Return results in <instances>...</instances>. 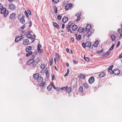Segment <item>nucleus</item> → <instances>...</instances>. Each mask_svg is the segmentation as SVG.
Here are the masks:
<instances>
[{
  "label": "nucleus",
  "instance_id": "1",
  "mask_svg": "<svg viewBox=\"0 0 122 122\" xmlns=\"http://www.w3.org/2000/svg\"><path fill=\"white\" fill-rule=\"evenodd\" d=\"M25 16L24 14H20L18 16V18L21 23L23 24L25 22L24 18Z\"/></svg>",
  "mask_w": 122,
  "mask_h": 122
},
{
  "label": "nucleus",
  "instance_id": "2",
  "mask_svg": "<svg viewBox=\"0 0 122 122\" xmlns=\"http://www.w3.org/2000/svg\"><path fill=\"white\" fill-rule=\"evenodd\" d=\"M0 13L3 14L4 17H6L9 14V11L8 10H7L5 8H4L1 10Z\"/></svg>",
  "mask_w": 122,
  "mask_h": 122
},
{
  "label": "nucleus",
  "instance_id": "3",
  "mask_svg": "<svg viewBox=\"0 0 122 122\" xmlns=\"http://www.w3.org/2000/svg\"><path fill=\"white\" fill-rule=\"evenodd\" d=\"M39 62V60L37 61H33L32 64H31V66L33 67L32 69H34L36 68L37 66V65L38 64V63Z\"/></svg>",
  "mask_w": 122,
  "mask_h": 122
},
{
  "label": "nucleus",
  "instance_id": "4",
  "mask_svg": "<svg viewBox=\"0 0 122 122\" xmlns=\"http://www.w3.org/2000/svg\"><path fill=\"white\" fill-rule=\"evenodd\" d=\"M16 14L14 13H12L10 15V19L11 20H14L15 19L16 17Z\"/></svg>",
  "mask_w": 122,
  "mask_h": 122
},
{
  "label": "nucleus",
  "instance_id": "5",
  "mask_svg": "<svg viewBox=\"0 0 122 122\" xmlns=\"http://www.w3.org/2000/svg\"><path fill=\"white\" fill-rule=\"evenodd\" d=\"M9 8L12 10H14L16 9L15 6L12 3L10 4L9 5Z\"/></svg>",
  "mask_w": 122,
  "mask_h": 122
},
{
  "label": "nucleus",
  "instance_id": "6",
  "mask_svg": "<svg viewBox=\"0 0 122 122\" xmlns=\"http://www.w3.org/2000/svg\"><path fill=\"white\" fill-rule=\"evenodd\" d=\"M72 4H70L67 5L65 7V9L66 10H68L69 9H71L72 7Z\"/></svg>",
  "mask_w": 122,
  "mask_h": 122
},
{
  "label": "nucleus",
  "instance_id": "7",
  "mask_svg": "<svg viewBox=\"0 0 122 122\" xmlns=\"http://www.w3.org/2000/svg\"><path fill=\"white\" fill-rule=\"evenodd\" d=\"M95 80L94 77L93 76H91L89 79L88 81L89 83L91 84Z\"/></svg>",
  "mask_w": 122,
  "mask_h": 122
},
{
  "label": "nucleus",
  "instance_id": "8",
  "mask_svg": "<svg viewBox=\"0 0 122 122\" xmlns=\"http://www.w3.org/2000/svg\"><path fill=\"white\" fill-rule=\"evenodd\" d=\"M114 73L116 75H118L120 73V70L117 69H114L113 70Z\"/></svg>",
  "mask_w": 122,
  "mask_h": 122
},
{
  "label": "nucleus",
  "instance_id": "9",
  "mask_svg": "<svg viewBox=\"0 0 122 122\" xmlns=\"http://www.w3.org/2000/svg\"><path fill=\"white\" fill-rule=\"evenodd\" d=\"M34 61V60L33 58H31L27 62V64L29 65L31 64Z\"/></svg>",
  "mask_w": 122,
  "mask_h": 122
},
{
  "label": "nucleus",
  "instance_id": "10",
  "mask_svg": "<svg viewBox=\"0 0 122 122\" xmlns=\"http://www.w3.org/2000/svg\"><path fill=\"white\" fill-rule=\"evenodd\" d=\"M105 76V73L104 72H101L99 74V76L100 78L104 77Z\"/></svg>",
  "mask_w": 122,
  "mask_h": 122
},
{
  "label": "nucleus",
  "instance_id": "11",
  "mask_svg": "<svg viewBox=\"0 0 122 122\" xmlns=\"http://www.w3.org/2000/svg\"><path fill=\"white\" fill-rule=\"evenodd\" d=\"M22 38V36H19L15 38V42H17L21 40Z\"/></svg>",
  "mask_w": 122,
  "mask_h": 122
},
{
  "label": "nucleus",
  "instance_id": "12",
  "mask_svg": "<svg viewBox=\"0 0 122 122\" xmlns=\"http://www.w3.org/2000/svg\"><path fill=\"white\" fill-rule=\"evenodd\" d=\"M68 19L67 17L65 16L62 19V21L63 23H65L67 22Z\"/></svg>",
  "mask_w": 122,
  "mask_h": 122
},
{
  "label": "nucleus",
  "instance_id": "13",
  "mask_svg": "<svg viewBox=\"0 0 122 122\" xmlns=\"http://www.w3.org/2000/svg\"><path fill=\"white\" fill-rule=\"evenodd\" d=\"M29 43V41L28 39H26L24 40L23 41V44L24 45H26Z\"/></svg>",
  "mask_w": 122,
  "mask_h": 122
},
{
  "label": "nucleus",
  "instance_id": "14",
  "mask_svg": "<svg viewBox=\"0 0 122 122\" xmlns=\"http://www.w3.org/2000/svg\"><path fill=\"white\" fill-rule=\"evenodd\" d=\"M32 48L31 46H27L26 49V52H28L29 51L31 50Z\"/></svg>",
  "mask_w": 122,
  "mask_h": 122
},
{
  "label": "nucleus",
  "instance_id": "15",
  "mask_svg": "<svg viewBox=\"0 0 122 122\" xmlns=\"http://www.w3.org/2000/svg\"><path fill=\"white\" fill-rule=\"evenodd\" d=\"M83 87L86 89H87L89 87L88 85L86 83H84L83 84Z\"/></svg>",
  "mask_w": 122,
  "mask_h": 122
},
{
  "label": "nucleus",
  "instance_id": "16",
  "mask_svg": "<svg viewBox=\"0 0 122 122\" xmlns=\"http://www.w3.org/2000/svg\"><path fill=\"white\" fill-rule=\"evenodd\" d=\"M85 43L86 46L87 47H89L91 46V43L90 42L86 41Z\"/></svg>",
  "mask_w": 122,
  "mask_h": 122
},
{
  "label": "nucleus",
  "instance_id": "17",
  "mask_svg": "<svg viewBox=\"0 0 122 122\" xmlns=\"http://www.w3.org/2000/svg\"><path fill=\"white\" fill-rule=\"evenodd\" d=\"M78 30L79 32L81 33L83 32L84 30V29L82 27H80L79 28Z\"/></svg>",
  "mask_w": 122,
  "mask_h": 122
},
{
  "label": "nucleus",
  "instance_id": "18",
  "mask_svg": "<svg viewBox=\"0 0 122 122\" xmlns=\"http://www.w3.org/2000/svg\"><path fill=\"white\" fill-rule=\"evenodd\" d=\"M39 76V74L38 73L34 74L33 76V78L35 79H37Z\"/></svg>",
  "mask_w": 122,
  "mask_h": 122
},
{
  "label": "nucleus",
  "instance_id": "19",
  "mask_svg": "<svg viewBox=\"0 0 122 122\" xmlns=\"http://www.w3.org/2000/svg\"><path fill=\"white\" fill-rule=\"evenodd\" d=\"M77 26L76 25H73L72 27V30L73 31L76 30L77 28Z\"/></svg>",
  "mask_w": 122,
  "mask_h": 122
},
{
  "label": "nucleus",
  "instance_id": "20",
  "mask_svg": "<svg viewBox=\"0 0 122 122\" xmlns=\"http://www.w3.org/2000/svg\"><path fill=\"white\" fill-rule=\"evenodd\" d=\"M91 25L89 24H88L87 25L86 28V30L87 31H88L91 29Z\"/></svg>",
  "mask_w": 122,
  "mask_h": 122
},
{
  "label": "nucleus",
  "instance_id": "21",
  "mask_svg": "<svg viewBox=\"0 0 122 122\" xmlns=\"http://www.w3.org/2000/svg\"><path fill=\"white\" fill-rule=\"evenodd\" d=\"M53 25L57 29L59 28V26L58 24L56 22H54L53 23Z\"/></svg>",
  "mask_w": 122,
  "mask_h": 122
},
{
  "label": "nucleus",
  "instance_id": "22",
  "mask_svg": "<svg viewBox=\"0 0 122 122\" xmlns=\"http://www.w3.org/2000/svg\"><path fill=\"white\" fill-rule=\"evenodd\" d=\"M73 22L71 21H70L69 22L68 24V25L66 26V28H70V27L71 26V25L73 24Z\"/></svg>",
  "mask_w": 122,
  "mask_h": 122
},
{
  "label": "nucleus",
  "instance_id": "23",
  "mask_svg": "<svg viewBox=\"0 0 122 122\" xmlns=\"http://www.w3.org/2000/svg\"><path fill=\"white\" fill-rule=\"evenodd\" d=\"M79 91L81 92L82 93L84 91L82 86H80L79 88Z\"/></svg>",
  "mask_w": 122,
  "mask_h": 122
},
{
  "label": "nucleus",
  "instance_id": "24",
  "mask_svg": "<svg viewBox=\"0 0 122 122\" xmlns=\"http://www.w3.org/2000/svg\"><path fill=\"white\" fill-rule=\"evenodd\" d=\"M92 33V31H88L87 32L86 35L88 37H89L91 35Z\"/></svg>",
  "mask_w": 122,
  "mask_h": 122
},
{
  "label": "nucleus",
  "instance_id": "25",
  "mask_svg": "<svg viewBox=\"0 0 122 122\" xmlns=\"http://www.w3.org/2000/svg\"><path fill=\"white\" fill-rule=\"evenodd\" d=\"M98 44V41H96L94 43L93 46L95 47H97Z\"/></svg>",
  "mask_w": 122,
  "mask_h": 122
},
{
  "label": "nucleus",
  "instance_id": "26",
  "mask_svg": "<svg viewBox=\"0 0 122 122\" xmlns=\"http://www.w3.org/2000/svg\"><path fill=\"white\" fill-rule=\"evenodd\" d=\"M71 88L70 87H69L67 88V89H66L67 92L70 93L71 92Z\"/></svg>",
  "mask_w": 122,
  "mask_h": 122
},
{
  "label": "nucleus",
  "instance_id": "27",
  "mask_svg": "<svg viewBox=\"0 0 122 122\" xmlns=\"http://www.w3.org/2000/svg\"><path fill=\"white\" fill-rule=\"evenodd\" d=\"M28 52V53L26 54L25 55L26 56V57L29 56L32 53V52L31 51H29Z\"/></svg>",
  "mask_w": 122,
  "mask_h": 122
},
{
  "label": "nucleus",
  "instance_id": "28",
  "mask_svg": "<svg viewBox=\"0 0 122 122\" xmlns=\"http://www.w3.org/2000/svg\"><path fill=\"white\" fill-rule=\"evenodd\" d=\"M80 75L79 77H80L81 78L84 79L86 77L85 75L84 74H80Z\"/></svg>",
  "mask_w": 122,
  "mask_h": 122
},
{
  "label": "nucleus",
  "instance_id": "29",
  "mask_svg": "<svg viewBox=\"0 0 122 122\" xmlns=\"http://www.w3.org/2000/svg\"><path fill=\"white\" fill-rule=\"evenodd\" d=\"M111 38L112 41H114L116 39L115 35H112L111 36Z\"/></svg>",
  "mask_w": 122,
  "mask_h": 122
},
{
  "label": "nucleus",
  "instance_id": "30",
  "mask_svg": "<svg viewBox=\"0 0 122 122\" xmlns=\"http://www.w3.org/2000/svg\"><path fill=\"white\" fill-rule=\"evenodd\" d=\"M111 52L110 51H108L106 53H105V54H104L103 55V57L106 56H107Z\"/></svg>",
  "mask_w": 122,
  "mask_h": 122
},
{
  "label": "nucleus",
  "instance_id": "31",
  "mask_svg": "<svg viewBox=\"0 0 122 122\" xmlns=\"http://www.w3.org/2000/svg\"><path fill=\"white\" fill-rule=\"evenodd\" d=\"M37 79H38V81L39 82L42 81L43 80V78L42 77H39V76Z\"/></svg>",
  "mask_w": 122,
  "mask_h": 122
},
{
  "label": "nucleus",
  "instance_id": "32",
  "mask_svg": "<svg viewBox=\"0 0 122 122\" xmlns=\"http://www.w3.org/2000/svg\"><path fill=\"white\" fill-rule=\"evenodd\" d=\"M75 35H76V39L77 40H78V39H79V40H80L81 39V36L80 35H79L78 36V37L77 36V35L76 34H75Z\"/></svg>",
  "mask_w": 122,
  "mask_h": 122
},
{
  "label": "nucleus",
  "instance_id": "33",
  "mask_svg": "<svg viewBox=\"0 0 122 122\" xmlns=\"http://www.w3.org/2000/svg\"><path fill=\"white\" fill-rule=\"evenodd\" d=\"M40 68L43 69H45V65L44 64H42L40 66Z\"/></svg>",
  "mask_w": 122,
  "mask_h": 122
},
{
  "label": "nucleus",
  "instance_id": "34",
  "mask_svg": "<svg viewBox=\"0 0 122 122\" xmlns=\"http://www.w3.org/2000/svg\"><path fill=\"white\" fill-rule=\"evenodd\" d=\"M45 83L44 82L42 81L41 83L39 84V86H44Z\"/></svg>",
  "mask_w": 122,
  "mask_h": 122
},
{
  "label": "nucleus",
  "instance_id": "35",
  "mask_svg": "<svg viewBox=\"0 0 122 122\" xmlns=\"http://www.w3.org/2000/svg\"><path fill=\"white\" fill-rule=\"evenodd\" d=\"M32 36V35L31 34H28L26 35L27 37L28 38H30L31 39Z\"/></svg>",
  "mask_w": 122,
  "mask_h": 122
},
{
  "label": "nucleus",
  "instance_id": "36",
  "mask_svg": "<svg viewBox=\"0 0 122 122\" xmlns=\"http://www.w3.org/2000/svg\"><path fill=\"white\" fill-rule=\"evenodd\" d=\"M108 71L111 74H112L114 73V71H113L112 69H108Z\"/></svg>",
  "mask_w": 122,
  "mask_h": 122
},
{
  "label": "nucleus",
  "instance_id": "37",
  "mask_svg": "<svg viewBox=\"0 0 122 122\" xmlns=\"http://www.w3.org/2000/svg\"><path fill=\"white\" fill-rule=\"evenodd\" d=\"M84 58L85 60L86 61H89L90 59L89 57H85V56H84Z\"/></svg>",
  "mask_w": 122,
  "mask_h": 122
},
{
  "label": "nucleus",
  "instance_id": "38",
  "mask_svg": "<svg viewBox=\"0 0 122 122\" xmlns=\"http://www.w3.org/2000/svg\"><path fill=\"white\" fill-rule=\"evenodd\" d=\"M52 87L51 86L49 85L47 87V89L48 90L50 91Z\"/></svg>",
  "mask_w": 122,
  "mask_h": 122
},
{
  "label": "nucleus",
  "instance_id": "39",
  "mask_svg": "<svg viewBox=\"0 0 122 122\" xmlns=\"http://www.w3.org/2000/svg\"><path fill=\"white\" fill-rule=\"evenodd\" d=\"M38 50V52L39 53H41L43 52V50L41 49H37Z\"/></svg>",
  "mask_w": 122,
  "mask_h": 122
},
{
  "label": "nucleus",
  "instance_id": "40",
  "mask_svg": "<svg viewBox=\"0 0 122 122\" xmlns=\"http://www.w3.org/2000/svg\"><path fill=\"white\" fill-rule=\"evenodd\" d=\"M54 8L55 9L54 12L55 13H56L57 12V8L55 6H54Z\"/></svg>",
  "mask_w": 122,
  "mask_h": 122
},
{
  "label": "nucleus",
  "instance_id": "41",
  "mask_svg": "<svg viewBox=\"0 0 122 122\" xmlns=\"http://www.w3.org/2000/svg\"><path fill=\"white\" fill-rule=\"evenodd\" d=\"M67 86H66L65 87H61V89L62 90H65L67 89Z\"/></svg>",
  "mask_w": 122,
  "mask_h": 122
},
{
  "label": "nucleus",
  "instance_id": "42",
  "mask_svg": "<svg viewBox=\"0 0 122 122\" xmlns=\"http://www.w3.org/2000/svg\"><path fill=\"white\" fill-rule=\"evenodd\" d=\"M114 46V44H113L110 48L109 50V51L112 50Z\"/></svg>",
  "mask_w": 122,
  "mask_h": 122
},
{
  "label": "nucleus",
  "instance_id": "43",
  "mask_svg": "<svg viewBox=\"0 0 122 122\" xmlns=\"http://www.w3.org/2000/svg\"><path fill=\"white\" fill-rule=\"evenodd\" d=\"M52 1L54 2V3L56 4L59 2V0H52Z\"/></svg>",
  "mask_w": 122,
  "mask_h": 122
},
{
  "label": "nucleus",
  "instance_id": "44",
  "mask_svg": "<svg viewBox=\"0 0 122 122\" xmlns=\"http://www.w3.org/2000/svg\"><path fill=\"white\" fill-rule=\"evenodd\" d=\"M81 15V12H79L78 14L76 15V16L77 17H80Z\"/></svg>",
  "mask_w": 122,
  "mask_h": 122
},
{
  "label": "nucleus",
  "instance_id": "45",
  "mask_svg": "<svg viewBox=\"0 0 122 122\" xmlns=\"http://www.w3.org/2000/svg\"><path fill=\"white\" fill-rule=\"evenodd\" d=\"M103 51V50H102L100 51H97V53L98 54H100L102 53Z\"/></svg>",
  "mask_w": 122,
  "mask_h": 122
},
{
  "label": "nucleus",
  "instance_id": "46",
  "mask_svg": "<svg viewBox=\"0 0 122 122\" xmlns=\"http://www.w3.org/2000/svg\"><path fill=\"white\" fill-rule=\"evenodd\" d=\"M82 45L83 47L84 48H86V43H85L84 42H83L82 43Z\"/></svg>",
  "mask_w": 122,
  "mask_h": 122
},
{
  "label": "nucleus",
  "instance_id": "47",
  "mask_svg": "<svg viewBox=\"0 0 122 122\" xmlns=\"http://www.w3.org/2000/svg\"><path fill=\"white\" fill-rule=\"evenodd\" d=\"M25 15H26V16L27 17H28L29 15L26 10L25 11Z\"/></svg>",
  "mask_w": 122,
  "mask_h": 122
},
{
  "label": "nucleus",
  "instance_id": "48",
  "mask_svg": "<svg viewBox=\"0 0 122 122\" xmlns=\"http://www.w3.org/2000/svg\"><path fill=\"white\" fill-rule=\"evenodd\" d=\"M62 17V16L61 15H58L57 16V19L59 20H60L61 19Z\"/></svg>",
  "mask_w": 122,
  "mask_h": 122
},
{
  "label": "nucleus",
  "instance_id": "49",
  "mask_svg": "<svg viewBox=\"0 0 122 122\" xmlns=\"http://www.w3.org/2000/svg\"><path fill=\"white\" fill-rule=\"evenodd\" d=\"M122 29L121 28H119L118 30V32L119 33H122Z\"/></svg>",
  "mask_w": 122,
  "mask_h": 122
},
{
  "label": "nucleus",
  "instance_id": "50",
  "mask_svg": "<svg viewBox=\"0 0 122 122\" xmlns=\"http://www.w3.org/2000/svg\"><path fill=\"white\" fill-rule=\"evenodd\" d=\"M26 27V25L25 24H24L23 25L21 26V28L22 29H24Z\"/></svg>",
  "mask_w": 122,
  "mask_h": 122
},
{
  "label": "nucleus",
  "instance_id": "51",
  "mask_svg": "<svg viewBox=\"0 0 122 122\" xmlns=\"http://www.w3.org/2000/svg\"><path fill=\"white\" fill-rule=\"evenodd\" d=\"M120 41H119L118 42L117 44V45L116 47L117 48L120 45Z\"/></svg>",
  "mask_w": 122,
  "mask_h": 122
},
{
  "label": "nucleus",
  "instance_id": "52",
  "mask_svg": "<svg viewBox=\"0 0 122 122\" xmlns=\"http://www.w3.org/2000/svg\"><path fill=\"white\" fill-rule=\"evenodd\" d=\"M67 28V31L68 32H70L71 33H72V32L70 28Z\"/></svg>",
  "mask_w": 122,
  "mask_h": 122
},
{
  "label": "nucleus",
  "instance_id": "53",
  "mask_svg": "<svg viewBox=\"0 0 122 122\" xmlns=\"http://www.w3.org/2000/svg\"><path fill=\"white\" fill-rule=\"evenodd\" d=\"M45 74L46 75V76H48L49 75V73H48V70H47L45 72Z\"/></svg>",
  "mask_w": 122,
  "mask_h": 122
},
{
  "label": "nucleus",
  "instance_id": "54",
  "mask_svg": "<svg viewBox=\"0 0 122 122\" xmlns=\"http://www.w3.org/2000/svg\"><path fill=\"white\" fill-rule=\"evenodd\" d=\"M4 8L3 6L1 5V3H0V10H1L2 9Z\"/></svg>",
  "mask_w": 122,
  "mask_h": 122
},
{
  "label": "nucleus",
  "instance_id": "55",
  "mask_svg": "<svg viewBox=\"0 0 122 122\" xmlns=\"http://www.w3.org/2000/svg\"><path fill=\"white\" fill-rule=\"evenodd\" d=\"M56 58H57V59H58L59 58V56L58 54V53L56 54Z\"/></svg>",
  "mask_w": 122,
  "mask_h": 122
},
{
  "label": "nucleus",
  "instance_id": "56",
  "mask_svg": "<svg viewBox=\"0 0 122 122\" xmlns=\"http://www.w3.org/2000/svg\"><path fill=\"white\" fill-rule=\"evenodd\" d=\"M77 18L76 20V21L77 22L79 20L81 19V18L80 17H77Z\"/></svg>",
  "mask_w": 122,
  "mask_h": 122
},
{
  "label": "nucleus",
  "instance_id": "57",
  "mask_svg": "<svg viewBox=\"0 0 122 122\" xmlns=\"http://www.w3.org/2000/svg\"><path fill=\"white\" fill-rule=\"evenodd\" d=\"M41 46V45L40 44H39L38 46L37 49H40V48Z\"/></svg>",
  "mask_w": 122,
  "mask_h": 122
},
{
  "label": "nucleus",
  "instance_id": "58",
  "mask_svg": "<svg viewBox=\"0 0 122 122\" xmlns=\"http://www.w3.org/2000/svg\"><path fill=\"white\" fill-rule=\"evenodd\" d=\"M29 23L30 24V25H29V27H30L32 26V22L31 21H30L29 22Z\"/></svg>",
  "mask_w": 122,
  "mask_h": 122
},
{
  "label": "nucleus",
  "instance_id": "59",
  "mask_svg": "<svg viewBox=\"0 0 122 122\" xmlns=\"http://www.w3.org/2000/svg\"><path fill=\"white\" fill-rule=\"evenodd\" d=\"M27 11L29 15H31V13L30 11L29 10H27Z\"/></svg>",
  "mask_w": 122,
  "mask_h": 122
},
{
  "label": "nucleus",
  "instance_id": "60",
  "mask_svg": "<svg viewBox=\"0 0 122 122\" xmlns=\"http://www.w3.org/2000/svg\"><path fill=\"white\" fill-rule=\"evenodd\" d=\"M50 65H51L53 63V60H51L50 61Z\"/></svg>",
  "mask_w": 122,
  "mask_h": 122
},
{
  "label": "nucleus",
  "instance_id": "61",
  "mask_svg": "<svg viewBox=\"0 0 122 122\" xmlns=\"http://www.w3.org/2000/svg\"><path fill=\"white\" fill-rule=\"evenodd\" d=\"M73 63L75 64H76L77 63V62L76 61V60H73Z\"/></svg>",
  "mask_w": 122,
  "mask_h": 122
},
{
  "label": "nucleus",
  "instance_id": "62",
  "mask_svg": "<svg viewBox=\"0 0 122 122\" xmlns=\"http://www.w3.org/2000/svg\"><path fill=\"white\" fill-rule=\"evenodd\" d=\"M36 37L35 35H33V36H32V37H31V39L34 38Z\"/></svg>",
  "mask_w": 122,
  "mask_h": 122
},
{
  "label": "nucleus",
  "instance_id": "63",
  "mask_svg": "<svg viewBox=\"0 0 122 122\" xmlns=\"http://www.w3.org/2000/svg\"><path fill=\"white\" fill-rule=\"evenodd\" d=\"M55 77V76L54 75H53L52 76V80H54V78Z\"/></svg>",
  "mask_w": 122,
  "mask_h": 122
},
{
  "label": "nucleus",
  "instance_id": "64",
  "mask_svg": "<svg viewBox=\"0 0 122 122\" xmlns=\"http://www.w3.org/2000/svg\"><path fill=\"white\" fill-rule=\"evenodd\" d=\"M122 58V52L121 55H120L119 56V58L121 59Z\"/></svg>",
  "mask_w": 122,
  "mask_h": 122
}]
</instances>
